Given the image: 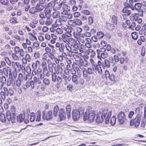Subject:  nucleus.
Listing matches in <instances>:
<instances>
[{
  "instance_id": "1",
  "label": "nucleus",
  "mask_w": 146,
  "mask_h": 146,
  "mask_svg": "<svg viewBox=\"0 0 146 146\" xmlns=\"http://www.w3.org/2000/svg\"><path fill=\"white\" fill-rule=\"evenodd\" d=\"M96 112L95 111L92 110L90 107L88 108L83 114L84 120H88L90 123L93 122L95 118Z\"/></svg>"
},
{
  "instance_id": "2",
  "label": "nucleus",
  "mask_w": 146,
  "mask_h": 146,
  "mask_svg": "<svg viewBox=\"0 0 146 146\" xmlns=\"http://www.w3.org/2000/svg\"><path fill=\"white\" fill-rule=\"evenodd\" d=\"M100 112L102 113V115L105 119V122L106 124L109 123V120L111 116L112 111H108L107 109L106 110L104 108H102L100 110Z\"/></svg>"
},
{
  "instance_id": "3",
  "label": "nucleus",
  "mask_w": 146,
  "mask_h": 146,
  "mask_svg": "<svg viewBox=\"0 0 146 146\" xmlns=\"http://www.w3.org/2000/svg\"><path fill=\"white\" fill-rule=\"evenodd\" d=\"M84 110L82 108H79L78 109H75L72 112V118L73 120L76 121L78 120L80 117V115H83Z\"/></svg>"
},
{
  "instance_id": "4",
  "label": "nucleus",
  "mask_w": 146,
  "mask_h": 146,
  "mask_svg": "<svg viewBox=\"0 0 146 146\" xmlns=\"http://www.w3.org/2000/svg\"><path fill=\"white\" fill-rule=\"evenodd\" d=\"M141 119V115H138L135 118H133L130 121V125L135 128H137L139 126Z\"/></svg>"
},
{
  "instance_id": "5",
  "label": "nucleus",
  "mask_w": 146,
  "mask_h": 146,
  "mask_svg": "<svg viewBox=\"0 0 146 146\" xmlns=\"http://www.w3.org/2000/svg\"><path fill=\"white\" fill-rule=\"evenodd\" d=\"M92 72V70L90 68H88L87 70L84 69L83 71L84 77L87 81H89L91 78V76L90 75L91 74Z\"/></svg>"
},
{
  "instance_id": "6",
  "label": "nucleus",
  "mask_w": 146,
  "mask_h": 146,
  "mask_svg": "<svg viewBox=\"0 0 146 146\" xmlns=\"http://www.w3.org/2000/svg\"><path fill=\"white\" fill-rule=\"evenodd\" d=\"M6 118L9 121H11L12 123L15 122L16 120L15 115L12 114L10 111H8L6 112Z\"/></svg>"
},
{
  "instance_id": "7",
  "label": "nucleus",
  "mask_w": 146,
  "mask_h": 146,
  "mask_svg": "<svg viewBox=\"0 0 146 146\" xmlns=\"http://www.w3.org/2000/svg\"><path fill=\"white\" fill-rule=\"evenodd\" d=\"M118 121L120 124H123L126 120L125 115L124 112L120 111L118 114L117 116Z\"/></svg>"
},
{
  "instance_id": "8",
  "label": "nucleus",
  "mask_w": 146,
  "mask_h": 146,
  "mask_svg": "<svg viewBox=\"0 0 146 146\" xmlns=\"http://www.w3.org/2000/svg\"><path fill=\"white\" fill-rule=\"evenodd\" d=\"M68 22L69 25L74 27L76 25L80 26L82 24L81 20L78 19H74L73 20H70L68 21Z\"/></svg>"
},
{
  "instance_id": "9",
  "label": "nucleus",
  "mask_w": 146,
  "mask_h": 146,
  "mask_svg": "<svg viewBox=\"0 0 146 146\" xmlns=\"http://www.w3.org/2000/svg\"><path fill=\"white\" fill-rule=\"evenodd\" d=\"M53 117V115L51 111H49L46 113H42V118L44 120H49Z\"/></svg>"
},
{
  "instance_id": "10",
  "label": "nucleus",
  "mask_w": 146,
  "mask_h": 146,
  "mask_svg": "<svg viewBox=\"0 0 146 146\" xmlns=\"http://www.w3.org/2000/svg\"><path fill=\"white\" fill-rule=\"evenodd\" d=\"M106 49L104 48H102L100 49H97V52L98 54H100V56L101 58L103 59H104L107 58L108 56L107 53L105 52Z\"/></svg>"
},
{
  "instance_id": "11",
  "label": "nucleus",
  "mask_w": 146,
  "mask_h": 146,
  "mask_svg": "<svg viewBox=\"0 0 146 146\" xmlns=\"http://www.w3.org/2000/svg\"><path fill=\"white\" fill-rule=\"evenodd\" d=\"M34 82L33 81H31L30 82H27L25 85L23 86V88L24 89H26L29 88L30 90H32L34 88Z\"/></svg>"
},
{
  "instance_id": "12",
  "label": "nucleus",
  "mask_w": 146,
  "mask_h": 146,
  "mask_svg": "<svg viewBox=\"0 0 146 146\" xmlns=\"http://www.w3.org/2000/svg\"><path fill=\"white\" fill-rule=\"evenodd\" d=\"M58 118L60 120H63L66 117V113L63 109H60L58 113Z\"/></svg>"
},
{
  "instance_id": "13",
  "label": "nucleus",
  "mask_w": 146,
  "mask_h": 146,
  "mask_svg": "<svg viewBox=\"0 0 146 146\" xmlns=\"http://www.w3.org/2000/svg\"><path fill=\"white\" fill-rule=\"evenodd\" d=\"M98 64H102L103 68H104L106 67L107 68H109L110 66V64L109 61L107 59H104V61L102 62L100 61L98 62Z\"/></svg>"
},
{
  "instance_id": "14",
  "label": "nucleus",
  "mask_w": 146,
  "mask_h": 146,
  "mask_svg": "<svg viewBox=\"0 0 146 146\" xmlns=\"http://www.w3.org/2000/svg\"><path fill=\"white\" fill-rule=\"evenodd\" d=\"M93 71L96 73H98L99 75H101L102 73V71L100 66H94L92 68Z\"/></svg>"
},
{
  "instance_id": "15",
  "label": "nucleus",
  "mask_w": 146,
  "mask_h": 146,
  "mask_svg": "<svg viewBox=\"0 0 146 146\" xmlns=\"http://www.w3.org/2000/svg\"><path fill=\"white\" fill-rule=\"evenodd\" d=\"M48 70L47 67L43 68V73L45 74L46 76H48L50 74L49 73V72L53 71V70L52 68L51 69L50 66H48Z\"/></svg>"
},
{
  "instance_id": "16",
  "label": "nucleus",
  "mask_w": 146,
  "mask_h": 146,
  "mask_svg": "<svg viewBox=\"0 0 146 146\" xmlns=\"http://www.w3.org/2000/svg\"><path fill=\"white\" fill-rule=\"evenodd\" d=\"M123 12L125 13V15H129L131 13L130 7L128 6L124 7L123 9Z\"/></svg>"
},
{
  "instance_id": "17",
  "label": "nucleus",
  "mask_w": 146,
  "mask_h": 146,
  "mask_svg": "<svg viewBox=\"0 0 146 146\" xmlns=\"http://www.w3.org/2000/svg\"><path fill=\"white\" fill-rule=\"evenodd\" d=\"M30 114V112L29 110H27L26 113H25V118L24 119V122L26 123H28L30 120L29 115Z\"/></svg>"
},
{
  "instance_id": "18",
  "label": "nucleus",
  "mask_w": 146,
  "mask_h": 146,
  "mask_svg": "<svg viewBox=\"0 0 146 146\" xmlns=\"http://www.w3.org/2000/svg\"><path fill=\"white\" fill-rule=\"evenodd\" d=\"M62 14H66L67 12L69 11L70 9L68 5L66 4H64L62 7Z\"/></svg>"
},
{
  "instance_id": "19",
  "label": "nucleus",
  "mask_w": 146,
  "mask_h": 146,
  "mask_svg": "<svg viewBox=\"0 0 146 146\" xmlns=\"http://www.w3.org/2000/svg\"><path fill=\"white\" fill-rule=\"evenodd\" d=\"M35 74L38 76V78L40 79H42L44 77V75L42 74L41 69L38 68Z\"/></svg>"
},
{
  "instance_id": "20",
  "label": "nucleus",
  "mask_w": 146,
  "mask_h": 146,
  "mask_svg": "<svg viewBox=\"0 0 146 146\" xmlns=\"http://www.w3.org/2000/svg\"><path fill=\"white\" fill-rule=\"evenodd\" d=\"M71 109V106L70 105H67L66 107V114L67 115V117L68 119H69L70 117V112Z\"/></svg>"
},
{
  "instance_id": "21",
  "label": "nucleus",
  "mask_w": 146,
  "mask_h": 146,
  "mask_svg": "<svg viewBox=\"0 0 146 146\" xmlns=\"http://www.w3.org/2000/svg\"><path fill=\"white\" fill-rule=\"evenodd\" d=\"M25 112H23V114H21L17 117V119L18 121L21 122L23 121L25 118Z\"/></svg>"
},
{
  "instance_id": "22",
  "label": "nucleus",
  "mask_w": 146,
  "mask_h": 146,
  "mask_svg": "<svg viewBox=\"0 0 146 146\" xmlns=\"http://www.w3.org/2000/svg\"><path fill=\"white\" fill-rule=\"evenodd\" d=\"M78 77L76 75H74L72 76V82L76 84H78Z\"/></svg>"
},
{
  "instance_id": "23",
  "label": "nucleus",
  "mask_w": 146,
  "mask_h": 146,
  "mask_svg": "<svg viewBox=\"0 0 146 146\" xmlns=\"http://www.w3.org/2000/svg\"><path fill=\"white\" fill-rule=\"evenodd\" d=\"M62 38L63 41L66 44H68L69 38L68 36L66 35L63 34L62 35Z\"/></svg>"
},
{
  "instance_id": "24",
  "label": "nucleus",
  "mask_w": 146,
  "mask_h": 146,
  "mask_svg": "<svg viewBox=\"0 0 146 146\" xmlns=\"http://www.w3.org/2000/svg\"><path fill=\"white\" fill-rule=\"evenodd\" d=\"M106 27L110 31H112L115 28L114 25L113 24L109 23H106Z\"/></svg>"
},
{
  "instance_id": "25",
  "label": "nucleus",
  "mask_w": 146,
  "mask_h": 146,
  "mask_svg": "<svg viewBox=\"0 0 146 146\" xmlns=\"http://www.w3.org/2000/svg\"><path fill=\"white\" fill-rule=\"evenodd\" d=\"M139 14L137 13L132 14L130 17L131 20L132 21H137L138 19Z\"/></svg>"
},
{
  "instance_id": "26",
  "label": "nucleus",
  "mask_w": 146,
  "mask_h": 146,
  "mask_svg": "<svg viewBox=\"0 0 146 146\" xmlns=\"http://www.w3.org/2000/svg\"><path fill=\"white\" fill-rule=\"evenodd\" d=\"M40 62L38 60H37L35 62L33 63L32 65L33 68L35 70L36 69L38 66H40Z\"/></svg>"
},
{
  "instance_id": "27",
  "label": "nucleus",
  "mask_w": 146,
  "mask_h": 146,
  "mask_svg": "<svg viewBox=\"0 0 146 146\" xmlns=\"http://www.w3.org/2000/svg\"><path fill=\"white\" fill-rule=\"evenodd\" d=\"M86 53L88 54H91V57H94L95 55V52L92 49H88L86 51Z\"/></svg>"
},
{
  "instance_id": "28",
  "label": "nucleus",
  "mask_w": 146,
  "mask_h": 146,
  "mask_svg": "<svg viewBox=\"0 0 146 146\" xmlns=\"http://www.w3.org/2000/svg\"><path fill=\"white\" fill-rule=\"evenodd\" d=\"M116 121V118L115 116H113L111 118L110 121H109V123H110L111 125L112 126L114 125L115 124Z\"/></svg>"
},
{
  "instance_id": "29",
  "label": "nucleus",
  "mask_w": 146,
  "mask_h": 146,
  "mask_svg": "<svg viewBox=\"0 0 146 146\" xmlns=\"http://www.w3.org/2000/svg\"><path fill=\"white\" fill-rule=\"evenodd\" d=\"M104 33L101 31L97 32L96 34V36L99 39L102 38L104 36Z\"/></svg>"
},
{
  "instance_id": "30",
  "label": "nucleus",
  "mask_w": 146,
  "mask_h": 146,
  "mask_svg": "<svg viewBox=\"0 0 146 146\" xmlns=\"http://www.w3.org/2000/svg\"><path fill=\"white\" fill-rule=\"evenodd\" d=\"M95 120L98 123H102L103 120V116L101 115V117H100L99 116H97Z\"/></svg>"
},
{
  "instance_id": "31",
  "label": "nucleus",
  "mask_w": 146,
  "mask_h": 146,
  "mask_svg": "<svg viewBox=\"0 0 146 146\" xmlns=\"http://www.w3.org/2000/svg\"><path fill=\"white\" fill-rule=\"evenodd\" d=\"M59 110V108L57 106H56L53 108V114L55 117L57 116V113Z\"/></svg>"
},
{
  "instance_id": "32",
  "label": "nucleus",
  "mask_w": 146,
  "mask_h": 146,
  "mask_svg": "<svg viewBox=\"0 0 146 146\" xmlns=\"http://www.w3.org/2000/svg\"><path fill=\"white\" fill-rule=\"evenodd\" d=\"M36 7L38 12L43 10L44 8V7L42 5V4L40 3H37Z\"/></svg>"
},
{
  "instance_id": "33",
  "label": "nucleus",
  "mask_w": 146,
  "mask_h": 146,
  "mask_svg": "<svg viewBox=\"0 0 146 146\" xmlns=\"http://www.w3.org/2000/svg\"><path fill=\"white\" fill-rule=\"evenodd\" d=\"M36 121H39L41 119V113L40 111H38L36 113Z\"/></svg>"
},
{
  "instance_id": "34",
  "label": "nucleus",
  "mask_w": 146,
  "mask_h": 146,
  "mask_svg": "<svg viewBox=\"0 0 146 146\" xmlns=\"http://www.w3.org/2000/svg\"><path fill=\"white\" fill-rule=\"evenodd\" d=\"M31 115L30 117V120L31 122H33L35 120L36 121V115L34 112H31L30 114Z\"/></svg>"
},
{
  "instance_id": "35",
  "label": "nucleus",
  "mask_w": 146,
  "mask_h": 146,
  "mask_svg": "<svg viewBox=\"0 0 146 146\" xmlns=\"http://www.w3.org/2000/svg\"><path fill=\"white\" fill-rule=\"evenodd\" d=\"M91 41L90 39L89 38H87L86 41V42L85 44V46L88 48H90L92 47V46L91 44L90 43V42Z\"/></svg>"
},
{
  "instance_id": "36",
  "label": "nucleus",
  "mask_w": 146,
  "mask_h": 146,
  "mask_svg": "<svg viewBox=\"0 0 146 146\" xmlns=\"http://www.w3.org/2000/svg\"><path fill=\"white\" fill-rule=\"evenodd\" d=\"M53 20L52 19L48 18L45 21V24L47 26H49L51 24Z\"/></svg>"
},
{
  "instance_id": "37",
  "label": "nucleus",
  "mask_w": 146,
  "mask_h": 146,
  "mask_svg": "<svg viewBox=\"0 0 146 146\" xmlns=\"http://www.w3.org/2000/svg\"><path fill=\"white\" fill-rule=\"evenodd\" d=\"M131 34L132 38L133 39L136 40L137 39L138 34L137 32H133Z\"/></svg>"
},
{
  "instance_id": "38",
  "label": "nucleus",
  "mask_w": 146,
  "mask_h": 146,
  "mask_svg": "<svg viewBox=\"0 0 146 146\" xmlns=\"http://www.w3.org/2000/svg\"><path fill=\"white\" fill-rule=\"evenodd\" d=\"M62 23L60 22V21L59 20H56L54 24L52 25V26L53 27H56L60 25H61Z\"/></svg>"
},
{
  "instance_id": "39",
  "label": "nucleus",
  "mask_w": 146,
  "mask_h": 146,
  "mask_svg": "<svg viewBox=\"0 0 146 146\" xmlns=\"http://www.w3.org/2000/svg\"><path fill=\"white\" fill-rule=\"evenodd\" d=\"M0 119L2 122H5L6 121V117L5 114L3 113H0Z\"/></svg>"
},
{
  "instance_id": "40",
  "label": "nucleus",
  "mask_w": 146,
  "mask_h": 146,
  "mask_svg": "<svg viewBox=\"0 0 146 146\" xmlns=\"http://www.w3.org/2000/svg\"><path fill=\"white\" fill-rule=\"evenodd\" d=\"M142 5L140 3H137L135 4V8L136 10L138 11L139 10L141 7Z\"/></svg>"
},
{
  "instance_id": "41",
  "label": "nucleus",
  "mask_w": 146,
  "mask_h": 146,
  "mask_svg": "<svg viewBox=\"0 0 146 146\" xmlns=\"http://www.w3.org/2000/svg\"><path fill=\"white\" fill-rule=\"evenodd\" d=\"M29 11L30 13L32 14H34L36 12H38L36 7L31 8L30 9Z\"/></svg>"
},
{
  "instance_id": "42",
  "label": "nucleus",
  "mask_w": 146,
  "mask_h": 146,
  "mask_svg": "<svg viewBox=\"0 0 146 146\" xmlns=\"http://www.w3.org/2000/svg\"><path fill=\"white\" fill-rule=\"evenodd\" d=\"M10 22L13 24H15L17 23V18L15 17H11L10 20Z\"/></svg>"
},
{
  "instance_id": "43",
  "label": "nucleus",
  "mask_w": 146,
  "mask_h": 146,
  "mask_svg": "<svg viewBox=\"0 0 146 146\" xmlns=\"http://www.w3.org/2000/svg\"><path fill=\"white\" fill-rule=\"evenodd\" d=\"M62 4V3H61L59 4H55V5L56 7L54 8V9H55L56 10H59L61 7Z\"/></svg>"
},
{
  "instance_id": "44",
  "label": "nucleus",
  "mask_w": 146,
  "mask_h": 146,
  "mask_svg": "<svg viewBox=\"0 0 146 146\" xmlns=\"http://www.w3.org/2000/svg\"><path fill=\"white\" fill-rule=\"evenodd\" d=\"M55 31L58 34H61L63 33V30L60 28H57L54 29Z\"/></svg>"
},
{
  "instance_id": "45",
  "label": "nucleus",
  "mask_w": 146,
  "mask_h": 146,
  "mask_svg": "<svg viewBox=\"0 0 146 146\" xmlns=\"http://www.w3.org/2000/svg\"><path fill=\"white\" fill-rule=\"evenodd\" d=\"M43 82L46 85L48 86L50 84V80L47 78H44L43 80Z\"/></svg>"
},
{
  "instance_id": "46",
  "label": "nucleus",
  "mask_w": 146,
  "mask_h": 146,
  "mask_svg": "<svg viewBox=\"0 0 146 146\" xmlns=\"http://www.w3.org/2000/svg\"><path fill=\"white\" fill-rule=\"evenodd\" d=\"M22 49L19 47L16 46L14 48V52L16 54L19 53Z\"/></svg>"
},
{
  "instance_id": "47",
  "label": "nucleus",
  "mask_w": 146,
  "mask_h": 146,
  "mask_svg": "<svg viewBox=\"0 0 146 146\" xmlns=\"http://www.w3.org/2000/svg\"><path fill=\"white\" fill-rule=\"evenodd\" d=\"M65 46L66 48V50L68 51L69 52H72V47H71V46H70L69 45V44H65Z\"/></svg>"
},
{
  "instance_id": "48",
  "label": "nucleus",
  "mask_w": 146,
  "mask_h": 146,
  "mask_svg": "<svg viewBox=\"0 0 146 146\" xmlns=\"http://www.w3.org/2000/svg\"><path fill=\"white\" fill-rule=\"evenodd\" d=\"M78 82V83L81 85H83L84 83V78H81L80 76L79 77Z\"/></svg>"
},
{
  "instance_id": "49",
  "label": "nucleus",
  "mask_w": 146,
  "mask_h": 146,
  "mask_svg": "<svg viewBox=\"0 0 146 146\" xmlns=\"http://www.w3.org/2000/svg\"><path fill=\"white\" fill-rule=\"evenodd\" d=\"M111 81H114L115 80L114 75L113 74H111L108 77Z\"/></svg>"
},
{
  "instance_id": "50",
  "label": "nucleus",
  "mask_w": 146,
  "mask_h": 146,
  "mask_svg": "<svg viewBox=\"0 0 146 146\" xmlns=\"http://www.w3.org/2000/svg\"><path fill=\"white\" fill-rule=\"evenodd\" d=\"M62 72V69L61 66L58 65L57 66L56 73H61Z\"/></svg>"
},
{
  "instance_id": "51",
  "label": "nucleus",
  "mask_w": 146,
  "mask_h": 146,
  "mask_svg": "<svg viewBox=\"0 0 146 146\" xmlns=\"http://www.w3.org/2000/svg\"><path fill=\"white\" fill-rule=\"evenodd\" d=\"M112 19L113 23L114 24H116L117 23V18L116 17L115 15H113L112 17Z\"/></svg>"
},
{
  "instance_id": "52",
  "label": "nucleus",
  "mask_w": 146,
  "mask_h": 146,
  "mask_svg": "<svg viewBox=\"0 0 146 146\" xmlns=\"http://www.w3.org/2000/svg\"><path fill=\"white\" fill-rule=\"evenodd\" d=\"M47 63L48 64V66H50V65H51V67L52 68V67H54V66H56V64L55 63H52L51 62V60H50L49 59H47Z\"/></svg>"
},
{
  "instance_id": "53",
  "label": "nucleus",
  "mask_w": 146,
  "mask_h": 146,
  "mask_svg": "<svg viewBox=\"0 0 146 146\" xmlns=\"http://www.w3.org/2000/svg\"><path fill=\"white\" fill-rule=\"evenodd\" d=\"M16 54V53L12 54V57L13 60H19V58Z\"/></svg>"
},
{
  "instance_id": "54",
  "label": "nucleus",
  "mask_w": 146,
  "mask_h": 146,
  "mask_svg": "<svg viewBox=\"0 0 146 146\" xmlns=\"http://www.w3.org/2000/svg\"><path fill=\"white\" fill-rule=\"evenodd\" d=\"M93 22V20L92 17L91 16H90L88 18V24L89 25H91Z\"/></svg>"
},
{
  "instance_id": "55",
  "label": "nucleus",
  "mask_w": 146,
  "mask_h": 146,
  "mask_svg": "<svg viewBox=\"0 0 146 146\" xmlns=\"http://www.w3.org/2000/svg\"><path fill=\"white\" fill-rule=\"evenodd\" d=\"M83 36L82 35H80L79 39V40H80V41L82 43L85 42L86 39V38H84Z\"/></svg>"
},
{
  "instance_id": "56",
  "label": "nucleus",
  "mask_w": 146,
  "mask_h": 146,
  "mask_svg": "<svg viewBox=\"0 0 146 146\" xmlns=\"http://www.w3.org/2000/svg\"><path fill=\"white\" fill-rule=\"evenodd\" d=\"M10 111L12 113V114L15 115V108L13 106H11Z\"/></svg>"
},
{
  "instance_id": "57",
  "label": "nucleus",
  "mask_w": 146,
  "mask_h": 146,
  "mask_svg": "<svg viewBox=\"0 0 146 146\" xmlns=\"http://www.w3.org/2000/svg\"><path fill=\"white\" fill-rule=\"evenodd\" d=\"M52 80L53 82H55L56 80V76L55 73H54L52 74Z\"/></svg>"
},
{
  "instance_id": "58",
  "label": "nucleus",
  "mask_w": 146,
  "mask_h": 146,
  "mask_svg": "<svg viewBox=\"0 0 146 146\" xmlns=\"http://www.w3.org/2000/svg\"><path fill=\"white\" fill-rule=\"evenodd\" d=\"M29 76L28 74H23V77L21 80L22 81H26L27 78H29Z\"/></svg>"
},
{
  "instance_id": "59",
  "label": "nucleus",
  "mask_w": 146,
  "mask_h": 146,
  "mask_svg": "<svg viewBox=\"0 0 146 146\" xmlns=\"http://www.w3.org/2000/svg\"><path fill=\"white\" fill-rule=\"evenodd\" d=\"M82 13L86 15H89L90 14V11L87 10H83L82 11Z\"/></svg>"
},
{
  "instance_id": "60",
  "label": "nucleus",
  "mask_w": 146,
  "mask_h": 146,
  "mask_svg": "<svg viewBox=\"0 0 146 146\" xmlns=\"http://www.w3.org/2000/svg\"><path fill=\"white\" fill-rule=\"evenodd\" d=\"M52 16L53 18H57L59 17V13L57 12H55L53 13Z\"/></svg>"
},
{
  "instance_id": "61",
  "label": "nucleus",
  "mask_w": 146,
  "mask_h": 146,
  "mask_svg": "<svg viewBox=\"0 0 146 146\" xmlns=\"http://www.w3.org/2000/svg\"><path fill=\"white\" fill-rule=\"evenodd\" d=\"M51 35L48 34H46L45 35V38L48 40H50L51 39Z\"/></svg>"
},
{
  "instance_id": "62",
  "label": "nucleus",
  "mask_w": 146,
  "mask_h": 146,
  "mask_svg": "<svg viewBox=\"0 0 146 146\" xmlns=\"http://www.w3.org/2000/svg\"><path fill=\"white\" fill-rule=\"evenodd\" d=\"M13 8V7L10 4L8 5L6 7V10L7 11H10L12 10Z\"/></svg>"
},
{
  "instance_id": "63",
  "label": "nucleus",
  "mask_w": 146,
  "mask_h": 146,
  "mask_svg": "<svg viewBox=\"0 0 146 146\" xmlns=\"http://www.w3.org/2000/svg\"><path fill=\"white\" fill-rule=\"evenodd\" d=\"M0 3L4 5H7L8 3V1L7 0H0Z\"/></svg>"
},
{
  "instance_id": "64",
  "label": "nucleus",
  "mask_w": 146,
  "mask_h": 146,
  "mask_svg": "<svg viewBox=\"0 0 146 146\" xmlns=\"http://www.w3.org/2000/svg\"><path fill=\"white\" fill-rule=\"evenodd\" d=\"M92 40L94 42H96L98 40V38L96 35H94L91 37Z\"/></svg>"
}]
</instances>
